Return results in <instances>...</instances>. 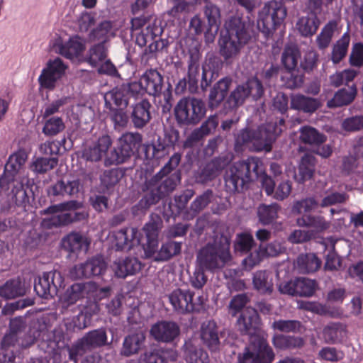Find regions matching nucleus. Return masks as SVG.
Returning a JSON list of instances; mask_svg holds the SVG:
<instances>
[{"instance_id":"obj_1","label":"nucleus","mask_w":363,"mask_h":363,"mask_svg":"<svg viewBox=\"0 0 363 363\" xmlns=\"http://www.w3.org/2000/svg\"><path fill=\"white\" fill-rule=\"evenodd\" d=\"M181 158V154L175 152L160 171L145 177L140 186L141 199L130 208L134 217L145 215L152 206L169 197L176 190L182 181V172L176 169Z\"/></svg>"},{"instance_id":"obj_2","label":"nucleus","mask_w":363,"mask_h":363,"mask_svg":"<svg viewBox=\"0 0 363 363\" xmlns=\"http://www.w3.org/2000/svg\"><path fill=\"white\" fill-rule=\"evenodd\" d=\"M163 227V221L160 215L152 213L148 221L143 227L145 237L141 245L145 258H152L154 261L167 262L180 254L182 242L169 240L162 242L159 249V234Z\"/></svg>"},{"instance_id":"obj_3","label":"nucleus","mask_w":363,"mask_h":363,"mask_svg":"<svg viewBox=\"0 0 363 363\" xmlns=\"http://www.w3.org/2000/svg\"><path fill=\"white\" fill-rule=\"evenodd\" d=\"M262 161L257 157L233 162L223 175L224 189L229 195L244 193L262 173Z\"/></svg>"},{"instance_id":"obj_4","label":"nucleus","mask_w":363,"mask_h":363,"mask_svg":"<svg viewBox=\"0 0 363 363\" xmlns=\"http://www.w3.org/2000/svg\"><path fill=\"white\" fill-rule=\"evenodd\" d=\"M40 214L50 216L42 220V225L49 230L66 227L89 218L83 202L74 199L51 205Z\"/></svg>"},{"instance_id":"obj_5","label":"nucleus","mask_w":363,"mask_h":363,"mask_svg":"<svg viewBox=\"0 0 363 363\" xmlns=\"http://www.w3.org/2000/svg\"><path fill=\"white\" fill-rule=\"evenodd\" d=\"M230 239L225 235L216 236L213 242L207 243L196 255V264L206 271L215 272L223 269L232 260Z\"/></svg>"},{"instance_id":"obj_6","label":"nucleus","mask_w":363,"mask_h":363,"mask_svg":"<svg viewBox=\"0 0 363 363\" xmlns=\"http://www.w3.org/2000/svg\"><path fill=\"white\" fill-rule=\"evenodd\" d=\"M233 79L230 76H224L216 81L208 89V106L214 111L221 108L220 112L223 114L235 112L240 108V104L232 98L235 87L232 89Z\"/></svg>"},{"instance_id":"obj_7","label":"nucleus","mask_w":363,"mask_h":363,"mask_svg":"<svg viewBox=\"0 0 363 363\" xmlns=\"http://www.w3.org/2000/svg\"><path fill=\"white\" fill-rule=\"evenodd\" d=\"M111 343L112 340L108 341L106 328L101 327L91 330L67 347L69 358L74 362H77L87 352H91L105 346H109Z\"/></svg>"},{"instance_id":"obj_8","label":"nucleus","mask_w":363,"mask_h":363,"mask_svg":"<svg viewBox=\"0 0 363 363\" xmlns=\"http://www.w3.org/2000/svg\"><path fill=\"white\" fill-rule=\"evenodd\" d=\"M175 119L179 126L198 124L206 113L205 102L196 97H183L174 109Z\"/></svg>"},{"instance_id":"obj_9","label":"nucleus","mask_w":363,"mask_h":363,"mask_svg":"<svg viewBox=\"0 0 363 363\" xmlns=\"http://www.w3.org/2000/svg\"><path fill=\"white\" fill-rule=\"evenodd\" d=\"M274 357L267 339L252 337L242 352L238 353L236 363H272Z\"/></svg>"},{"instance_id":"obj_10","label":"nucleus","mask_w":363,"mask_h":363,"mask_svg":"<svg viewBox=\"0 0 363 363\" xmlns=\"http://www.w3.org/2000/svg\"><path fill=\"white\" fill-rule=\"evenodd\" d=\"M141 79L145 86V92L155 98L163 94L167 105L171 106L172 86L168 82L167 88H164L163 75L156 69H147L142 75Z\"/></svg>"},{"instance_id":"obj_11","label":"nucleus","mask_w":363,"mask_h":363,"mask_svg":"<svg viewBox=\"0 0 363 363\" xmlns=\"http://www.w3.org/2000/svg\"><path fill=\"white\" fill-rule=\"evenodd\" d=\"M64 287V277L57 270L43 272L34 281V291L44 299H51L57 295L60 288Z\"/></svg>"},{"instance_id":"obj_12","label":"nucleus","mask_w":363,"mask_h":363,"mask_svg":"<svg viewBox=\"0 0 363 363\" xmlns=\"http://www.w3.org/2000/svg\"><path fill=\"white\" fill-rule=\"evenodd\" d=\"M261 318L257 311L252 307H246L240 314L236 321L238 331L242 335H247L249 341L252 337L267 339V335L262 331Z\"/></svg>"},{"instance_id":"obj_13","label":"nucleus","mask_w":363,"mask_h":363,"mask_svg":"<svg viewBox=\"0 0 363 363\" xmlns=\"http://www.w3.org/2000/svg\"><path fill=\"white\" fill-rule=\"evenodd\" d=\"M271 126L268 128H262V125L256 130L248 128H243L239 131L235 138V147L236 150L242 149L250 143H252L253 149L256 152H270L271 148L263 147L264 144L269 143L266 138V132H270Z\"/></svg>"},{"instance_id":"obj_14","label":"nucleus","mask_w":363,"mask_h":363,"mask_svg":"<svg viewBox=\"0 0 363 363\" xmlns=\"http://www.w3.org/2000/svg\"><path fill=\"white\" fill-rule=\"evenodd\" d=\"M264 94V83L257 77H252L235 86V92L232 98L236 101V104H240L241 107L249 98L254 101H257L263 97Z\"/></svg>"},{"instance_id":"obj_15","label":"nucleus","mask_w":363,"mask_h":363,"mask_svg":"<svg viewBox=\"0 0 363 363\" xmlns=\"http://www.w3.org/2000/svg\"><path fill=\"white\" fill-rule=\"evenodd\" d=\"M253 27L250 21L232 16L225 23L224 33L245 45L254 36Z\"/></svg>"},{"instance_id":"obj_16","label":"nucleus","mask_w":363,"mask_h":363,"mask_svg":"<svg viewBox=\"0 0 363 363\" xmlns=\"http://www.w3.org/2000/svg\"><path fill=\"white\" fill-rule=\"evenodd\" d=\"M107 264L101 255L89 258L86 262L74 265L70 270V276L74 279H89L103 275Z\"/></svg>"},{"instance_id":"obj_17","label":"nucleus","mask_w":363,"mask_h":363,"mask_svg":"<svg viewBox=\"0 0 363 363\" xmlns=\"http://www.w3.org/2000/svg\"><path fill=\"white\" fill-rule=\"evenodd\" d=\"M194 291L178 288L168 295V299L174 312L185 315L200 311L201 303H194Z\"/></svg>"},{"instance_id":"obj_18","label":"nucleus","mask_w":363,"mask_h":363,"mask_svg":"<svg viewBox=\"0 0 363 363\" xmlns=\"http://www.w3.org/2000/svg\"><path fill=\"white\" fill-rule=\"evenodd\" d=\"M4 194L0 201L1 212H9L16 207L26 208L29 203V196L22 183L16 182L11 184L7 191H2Z\"/></svg>"},{"instance_id":"obj_19","label":"nucleus","mask_w":363,"mask_h":363,"mask_svg":"<svg viewBox=\"0 0 363 363\" xmlns=\"http://www.w3.org/2000/svg\"><path fill=\"white\" fill-rule=\"evenodd\" d=\"M91 240L79 232L72 231L64 236L60 247L67 253L69 259H76L80 255H85L90 247Z\"/></svg>"},{"instance_id":"obj_20","label":"nucleus","mask_w":363,"mask_h":363,"mask_svg":"<svg viewBox=\"0 0 363 363\" xmlns=\"http://www.w3.org/2000/svg\"><path fill=\"white\" fill-rule=\"evenodd\" d=\"M316 287L317 283L315 280L297 277L281 283L279 291L283 294L293 296L311 297L314 294Z\"/></svg>"},{"instance_id":"obj_21","label":"nucleus","mask_w":363,"mask_h":363,"mask_svg":"<svg viewBox=\"0 0 363 363\" xmlns=\"http://www.w3.org/2000/svg\"><path fill=\"white\" fill-rule=\"evenodd\" d=\"M180 333L179 324L173 320H159L150 330V334L155 341L166 344L174 343Z\"/></svg>"},{"instance_id":"obj_22","label":"nucleus","mask_w":363,"mask_h":363,"mask_svg":"<svg viewBox=\"0 0 363 363\" xmlns=\"http://www.w3.org/2000/svg\"><path fill=\"white\" fill-rule=\"evenodd\" d=\"M203 14L207 21L205 32V43L209 45L215 41L221 23L220 8L211 1H207L203 7Z\"/></svg>"},{"instance_id":"obj_23","label":"nucleus","mask_w":363,"mask_h":363,"mask_svg":"<svg viewBox=\"0 0 363 363\" xmlns=\"http://www.w3.org/2000/svg\"><path fill=\"white\" fill-rule=\"evenodd\" d=\"M79 179H60L48 186V195L50 198L61 200L66 197H77L80 190Z\"/></svg>"},{"instance_id":"obj_24","label":"nucleus","mask_w":363,"mask_h":363,"mask_svg":"<svg viewBox=\"0 0 363 363\" xmlns=\"http://www.w3.org/2000/svg\"><path fill=\"white\" fill-rule=\"evenodd\" d=\"M65 66L62 60L57 57L54 60H50L46 68L43 69L38 81L41 86L53 89L58 79L65 74Z\"/></svg>"},{"instance_id":"obj_25","label":"nucleus","mask_w":363,"mask_h":363,"mask_svg":"<svg viewBox=\"0 0 363 363\" xmlns=\"http://www.w3.org/2000/svg\"><path fill=\"white\" fill-rule=\"evenodd\" d=\"M148 99H144L130 106V124L136 129H143L152 119L151 108Z\"/></svg>"},{"instance_id":"obj_26","label":"nucleus","mask_w":363,"mask_h":363,"mask_svg":"<svg viewBox=\"0 0 363 363\" xmlns=\"http://www.w3.org/2000/svg\"><path fill=\"white\" fill-rule=\"evenodd\" d=\"M218 52L227 65L232 64L240 55L245 45L221 32L219 35Z\"/></svg>"},{"instance_id":"obj_27","label":"nucleus","mask_w":363,"mask_h":363,"mask_svg":"<svg viewBox=\"0 0 363 363\" xmlns=\"http://www.w3.org/2000/svg\"><path fill=\"white\" fill-rule=\"evenodd\" d=\"M112 145V140L108 135H103L99 137L96 142L84 148L82 152V157L90 162H99L107 153V151Z\"/></svg>"},{"instance_id":"obj_28","label":"nucleus","mask_w":363,"mask_h":363,"mask_svg":"<svg viewBox=\"0 0 363 363\" xmlns=\"http://www.w3.org/2000/svg\"><path fill=\"white\" fill-rule=\"evenodd\" d=\"M143 267V264L138 257H125L117 259L112 264V269L116 277L125 279L138 274Z\"/></svg>"},{"instance_id":"obj_29","label":"nucleus","mask_w":363,"mask_h":363,"mask_svg":"<svg viewBox=\"0 0 363 363\" xmlns=\"http://www.w3.org/2000/svg\"><path fill=\"white\" fill-rule=\"evenodd\" d=\"M219 328L213 320L204 321L200 328V338L203 344L211 352L220 348Z\"/></svg>"},{"instance_id":"obj_30","label":"nucleus","mask_w":363,"mask_h":363,"mask_svg":"<svg viewBox=\"0 0 363 363\" xmlns=\"http://www.w3.org/2000/svg\"><path fill=\"white\" fill-rule=\"evenodd\" d=\"M138 230L135 228H123L113 233V244L116 251L130 250L135 243L140 242L137 238Z\"/></svg>"},{"instance_id":"obj_31","label":"nucleus","mask_w":363,"mask_h":363,"mask_svg":"<svg viewBox=\"0 0 363 363\" xmlns=\"http://www.w3.org/2000/svg\"><path fill=\"white\" fill-rule=\"evenodd\" d=\"M296 223L299 227L311 228L308 230L312 231L315 237L330 227V222L326 220L323 216L311 213L302 214L296 219Z\"/></svg>"},{"instance_id":"obj_32","label":"nucleus","mask_w":363,"mask_h":363,"mask_svg":"<svg viewBox=\"0 0 363 363\" xmlns=\"http://www.w3.org/2000/svg\"><path fill=\"white\" fill-rule=\"evenodd\" d=\"M145 340L146 335L143 331L128 334L123 339L120 354L129 357L138 354L144 347Z\"/></svg>"},{"instance_id":"obj_33","label":"nucleus","mask_w":363,"mask_h":363,"mask_svg":"<svg viewBox=\"0 0 363 363\" xmlns=\"http://www.w3.org/2000/svg\"><path fill=\"white\" fill-rule=\"evenodd\" d=\"M290 105L291 108L294 110L312 114L321 106V103L318 99L297 94L291 96Z\"/></svg>"},{"instance_id":"obj_34","label":"nucleus","mask_w":363,"mask_h":363,"mask_svg":"<svg viewBox=\"0 0 363 363\" xmlns=\"http://www.w3.org/2000/svg\"><path fill=\"white\" fill-rule=\"evenodd\" d=\"M85 43L79 35H73L67 42L57 45L58 52L67 59L77 57L85 50Z\"/></svg>"},{"instance_id":"obj_35","label":"nucleus","mask_w":363,"mask_h":363,"mask_svg":"<svg viewBox=\"0 0 363 363\" xmlns=\"http://www.w3.org/2000/svg\"><path fill=\"white\" fill-rule=\"evenodd\" d=\"M199 52H191L187 61L189 92L191 94L199 93Z\"/></svg>"},{"instance_id":"obj_36","label":"nucleus","mask_w":363,"mask_h":363,"mask_svg":"<svg viewBox=\"0 0 363 363\" xmlns=\"http://www.w3.org/2000/svg\"><path fill=\"white\" fill-rule=\"evenodd\" d=\"M184 359L187 363H208V352L191 340H186L182 346Z\"/></svg>"},{"instance_id":"obj_37","label":"nucleus","mask_w":363,"mask_h":363,"mask_svg":"<svg viewBox=\"0 0 363 363\" xmlns=\"http://www.w3.org/2000/svg\"><path fill=\"white\" fill-rule=\"evenodd\" d=\"M123 172L119 168H111L104 170L99 176V188L101 193L111 194L115 186L123 177Z\"/></svg>"},{"instance_id":"obj_38","label":"nucleus","mask_w":363,"mask_h":363,"mask_svg":"<svg viewBox=\"0 0 363 363\" xmlns=\"http://www.w3.org/2000/svg\"><path fill=\"white\" fill-rule=\"evenodd\" d=\"M347 327L340 322H332L323 330V337L326 344L335 345L342 342L346 337Z\"/></svg>"},{"instance_id":"obj_39","label":"nucleus","mask_w":363,"mask_h":363,"mask_svg":"<svg viewBox=\"0 0 363 363\" xmlns=\"http://www.w3.org/2000/svg\"><path fill=\"white\" fill-rule=\"evenodd\" d=\"M143 135L139 133L128 132L123 134L117 143L123 148L129 159L138 153L142 145Z\"/></svg>"},{"instance_id":"obj_40","label":"nucleus","mask_w":363,"mask_h":363,"mask_svg":"<svg viewBox=\"0 0 363 363\" xmlns=\"http://www.w3.org/2000/svg\"><path fill=\"white\" fill-rule=\"evenodd\" d=\"M316 163L317 160L312 153L306 152L301 157L298 164V174L295 176L298 183L303 184L312 179Z\"/></svg>"},{"instance_id":"obj_41","label":"nucleus","mask_w":363,"mask_h":363,"mask_svg":"<svg viewBox=\"0 0 363 363\" xmlns=\"http://www.w3.org/2000/svg\"><path fill=\"white\" fill-rule=\"evenodd\" d=\"M106 108H127L129 97L123 85L118 86L104 94Z\"/></svg>"},{"instance_id":"obj_42","label":"nucleus","mask_w":363,"mask_h":363,"mask_svg":"<svg viewBox=\"0 0 363 363\" xmlns=\"http://www.w3.org/2000/svg\"><path fill=\"white\" fill-rule=\"evenodd\" d=\"M298 139L301 143L313 147L314 145H322L327 140V136L311 125H303L299 130Z\"/></svg>"},{"instance_id":"obj_43","label":"nucleus","mask_w":363,"mask_h":363,"mask_svg":"<svg viewBox=\"0 0 363 363\" xmlns=\"http://www.w3.org/2000/svg\"><path fill=\"white\" fill-rule=\"evenodd\" d=\"M223 168V161L220 158H215L208 162L196 174L198 183L206 184L216 179Z\"/></svg>"},{"instance_id":"obj_44","label":"nucleus","mask_w":363,"mask_h":363,"mask_svg":"<svg viewBox=\"0 0 363 363\" xmlns=\"http://www.w3.org/2000/svg\"><path fill=\"white\" fill-rule=\"evenodd\" d=\"M320 21L314 12L308 13L307 16L301 17L296 24V28L301 36L308 38L316 33Z\"/></svg>"},{"instance_id":"obj_45","label":"nucleus","mask_w":363,"mask_h":363,"mask_svg":"<svg viewBox=\"0 0 363 363\" xmlns=\"http://www.w3.org/2000/svg\"><path fill=\"white\" fill-rule=\"evenodd\" d=\"M26 292L25 286L19 278L9 279L0 286V297L5 300L23 296Z\"/></svg>"},{"instance_id":"obj_46","label":"nucleus","mask_w":363,"mask_h":363,"mask_svg":"<svg viewBox=\"0 0 363 363\" xmlns=\"http://www.w3.org/2000/svg\"><path fill=\"white\" fill-rule=\"evenodd\" d=\"M357 92V90L354 84H352L347 89H340L334 94L333 97L328 101L327 106L329 108L347 106L354 100Z\"/></svg>"},{"instance_id":"obj_47","label":"nucleus","mask_w":363,"mask_h":363,"mask_svg":"<svg viewBox=\"0 0 363 363\" xmlns=\"http://www.w3.org/2000/svg\"><path fill=\"white\" fill-rule=\"evenodd\" d=\"M252 284L259 294L270 295L274 290L272 273L266 270L256 272L253 274Z\"/></svg>"},{"instance_id":"obj_48","label":"nucleus","mask_w":363,"mask_h":363,"mask_svg":"<svg viewBox=\"0 0 363 363\" xmlns=\"http://www.w3.org/2000/svg\"><path fill=\"white\" fill-rule=\"evenodd\" d=\"M273 345L278 350H286L301 348L304 345L303 337L284 334H275L272 337Z\"/></svg>"},{"instance_id":"obj_49","label":"nucleus","mask_w":363,"mask_h":363,"mask_svg":"<svg viewBox=\"0 0 363 363\" xmlns=\"http://www.w3.org/2000/svg\"><path fill=\"white\" fill-rule=\"evenodd\" d=\"M297 267L303 274H310L318 271L322 261L314 253L301 254L297 257Z\"/></svg>"},{"instance_id":"obj_50","label":"nucleus","mask_w":363,"mask_h":363,"mask_svg":"<svg viewBox=\"0 0 363 363\" xmlns=\"http://www.w3.org/2000/svg\"><path fill=\"white\" fill-rule=\"evenodd\" d=\"M280 208V206L277 203L269 205L259 204L257 211L259 222L264 225L272 224L278 218V212Z\"/></svg>"},{"instance_id":"obj_51","label":"nucleus","mask_w":363,"mask_h":363,"mask_svg":"<svg viewBox=\"0 0 363 363\" xmlns=\"http://www.w3.org/2000/svg\"><path fill=\"white\" fill-rule=\"evenodd\" d=\"M171 148L158 136L156 140H153L150 145L145 147V155L147 158L160 160L167 156Z\"/></svg>"},{"instance_id":"obj_52","label":"nucleus","mask_w":363,"mask_h":363,"mask_svg":"<svg viewBox=\"0 0 363 363\" xmlns=\"http://www.w3.org/2000/svg\"><path fill=\"white\" fill-rule=\"evenodd\" d=\"M219 77V71L210 60L202 65V73L200 79V87L202 92L207 91L208 89L217 81Z\"/></svg>"},{"instance_id":"obj_53","label":"nucleus","mask_w":363,"mask_h":363,"mask_svg":"<svg viewBox=\"0 0 363 363\" xmlns=\"http://www.w3.org/2000/svg\"><path fill=\"white\" fill-rule=\"evenodd\" d=\"M301 53L298 47L294 44L286 45L281 54V62L286 70L297 69V65Z\"/></svg>"},{"instance_id":"obj_54","label":"nucleus","mask_w":363,"mask_h":363,"mask_svg":"<svg viewBox=\"0 0 363 363\" xmlns=\"http://www.w3.org/2000/svg\"><path fill=\"white\" fill-rule=\"evenodd\" d=\"M21 168L12 161V159H8L4 166L3 174L0 177V189L2 191H7L10 189V186L15 181V177Z\"/></svg>"},{"instance_id":"obj_55","label":"nucleus","mask_w":363,"mask_h":363,"mask_svg":"<svg viewBox=\"0 0 363 363\" xmlns=\"http://www.w3.org/2000/svg\"><path fill=\"white\" fill-rule=\"evenodd\" d=\"M85 288L86 286L84 283H75L69 287L62 299V307L68 308L83 298L85 294Z\"/></svg>"},{"instance_id":"obj_56","label":"nucleus","mask_w":363,"mask_h":363,"mask_svg":"<svg viewBox=\"0 0 363 363\" xmlns=\"http://www.w3.org/2000/svg\"><path fill=\"white\" fill-rule=\"evenodd\" d=\"M262 126L265 128H268L271 126L270 132H266V138L269 143L264 144L263 147H267L272 150L273 143L286 128L285 119L284 117H281L277 118L275 121H271L265 124H262Z\"/></svg>"},{"instance_id":"obj_57","label":"nucleus","mask_w":363,"mask_h":363,"mask_svg":"<svg viewBox=\"0 0 363 363\" xmlns=\"http://www.w3.org/2000/svg\"><path fill=\"white\" fill-rule=\"evenodd\" d=\"M304 73L298 69H292L286 70L284 75L281 77V81L286 88L295 89L301 88L304 83Z\"/></svg>"},{"instance_id":"obj_58","label":"nucleus","mask_w":363,"mask_h":363,"mask_svg":"<svg viewBox=\"0 0 363 363\" xmlns=\"http://www.w3.org/2000/svg\"><path fill=\"white\" fill-rule=\"evenodd\" d=\"M281 67L278 64H266L259 73L260 80L267 87L274 86L277 84Z\"/></svg>"},{"instance_id":"obj_59","label":"nucleus","mask_w":363,"mask_h":363,"mask_svg":"<svg viewBox=\"0 0 363 363\" xmlns=\"http://www.w3.org/2000/svg\"><path fill=\"white\" fill-rule=\"evenodd\" d=\"M256 245L252 234L243 232L237 234L234 242V250L240 255L247 254Z\"/></svg>"},{"instance_id":"obj_60","label":"nucleus","mask_w":363,"mask_h":363,"mask_svg":"<svg viewBox=\"0 0 363 363\" xmlns=\"http://www.w3.org/2000/svg\"><path fill=\"white\" fill-rule=\"evenodd\" d=\"M108 55V48L104 43H99L91 46L86 57V62L93 67H96L105 60Z\"/></svg>"},{"instance_id":"obj_61","label":"nucleus","mask_w":363,"mask_h":363,"mask_svg":"<svg viewBox=\"0 0 363 363\" xmlns=\"http://www.w3.org/2000/svg\"><path fill=\"white\" fill-rule=\"evenodd\" d=\"M57 163L58 158L57 157H40L32 162L30 169L37 174H43L53 169Z\"/></svg>"},{"instance_id":"obj_62","label":"nucleus","mask_w":363,"mask_h":363,"mask_svg":"<svg viewBox=\"0 0 363 363\" xmlns=\"http://www.w3.org/2000/svg\"><path fill=\"white\" fill-rule=\"evenodd\" d=\"M108 109V117L113 123L114 128H123L128 126L130 122V113L128 114L126 108H106Z\"/></svg>"},{"instance_id":"obj_63","label":"nucleus","mask_w":363,"mask_h":363,"mask_svg":"<svg viewBox=\"0 0 363 363\" xmlns=\"http://www.w3.org/2000/svg\"><path fill=\"white\" fill-rule=\"evenodd\" d=\"M128 160H130L128 156L120 145L116 143V145L110 151H107L104 158V165L106 167L118 165L126 162Z\"/></svg>"},{"instance_id":"obj_64","label":"nucleus","mask_w":363,"mask_h":363,"mask_svg":"<svg viewBox=\"0 0 363 363\" xmlns=\"http://www.w3.org/2000/svg\"><path fill=\"white\" fill-rule=\"evenodd\" d=\"M113 23L110 21L101 22L95 28L92 29L89 35L91 41L99 40V43H106L109 40L108 34L111 31Z\"/></svg>"}]
</instances>
